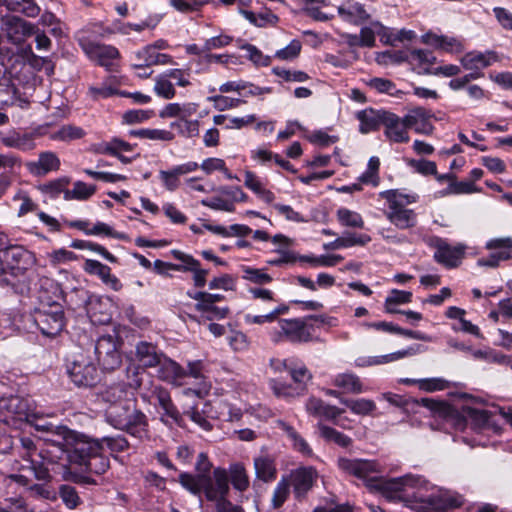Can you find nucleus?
Masks as SVG:
<instances>
[{
    "mask_svg": "<svg viewBox=\"0 0 512 512\" xmlns=\"http://www.w3.org/2000/svg\"><path fill=\"white\" fill-rule=\"evenodd\" d=\"M213 478L215 480V487H209L206 491V499L208 501L216 502L217 512H244L243 509L237 505H233L226 499L229 491V478L227 471L223 468H215L213 471Z\"/></svg>",
    "mask_w": 512,
    "mask_h": 512,
    "instance_id": "9d476101",
    "label": "nucleus"
},
{
    "mask_svg": "<svg viewBox=\"0 0 512 512\" xmlns=\"http://www.w3.org/2000/svg\"><path fill=\"white\" fill-rule=\"evenodd\" d=\"M134 145L121 138L113 137L108 141H102L93 145V152L96 154L120 156V153L133 151Z\"/></svg>",
    "mask_w": 512,
    "mask_h": 512,
    "instance_id": "c85d7f7f",
    "label": "nucleus"
},
{
    "mask_svg": "<svg viewBox=\"0 0 512 512\" xmlns=\"http://www.w3.org/2000/svg\"><path fill=\"white\" fill-rule=\"evenodd\" d=\"M288 372L293 381L298 384H305L312 379V374L308 368L297 359H292Z\"/></svg>",
    "mask_w": 512,
    "mask_h": 512,
    "instance_id": "338daca9",
    "label": "nucleus"
},
{
    "mask_svg": "<svg viewBox=\"0 0 512 512\" xmlns=\"http://www.w3.org/2000/svg\"><path fill=\"white\" fill-rule=\"evenodd\" d=\"M178 482L192 495L198 496L200 504H202V492L206 495V491L209 487H215L214 478L212 479V477H206L205 475H194L188 472L180 473L178 476Z\"/></svg>",
    "mask_w": 512,
    "mask_h": 512,
    "instance_id": "a211bd4d",
    "label": "nucleus"
},
{
    "mask_svg": "<svg viewBox=\"0 0 512 512\" xmlns=\"http://www.w3.org/2000/svg\"><path fill=\"white\" fill-rule=\"evenodd\" d=\"M336 217L340 225L344 227L359 229H362L364 227V220L361 214L356 211H352L348 208H339L336 211Z\"/></svg>",
    "mask_w": 512,
    "mask_h": 512,
    "instance_id": "de8ad7c7",
    "label": "nucleus"
},
{
    "mask_svg": "<svg viewBox=\"0 0 512 512\" xmlns=\"http://www.w3.org/2000/svg\"><path fill=\"white\" fill-rule=\"evenodd\" d=\"M429 246L434 248L433 259L447 269H454L461 265L467 250L464 243L451 245L446 239L432 237Z\"/></svg>",
    "mask_w": 512,
    "mask_h": 512,
    "instance_id": "1a4fd4ad",
    "label": "nucleus"
},
{
    "mask_svg": "<svg viewBox=\"0 0 512 512\" xmlns=\"http://www.w3.org/2000/svg\"><path fill=\"white\" fill-rule=\"evenodd\" d=\"M199 164L194 161H189L183 164L173 166L169 170H160L158 178L163 187L170 192L177 190L180 187V177L196 171Z\"/></svg>",
    "mask_w": 512,
    "mask_h": 512,
    "instance_id": "2eb2a0df",
    "label": "nucleus"
},
{
    "mask_svg": "<svg viewBox=\"0 0 512 512\" xmlns=\"http://www.w3.org/2000/svg\"><path fill=\"white\" fill-rule=\"evenodd\" d=\"M158 378L167 383L180 386L186 377V371L174 360L168 358L165 354L162 356L159 364Z\"/></svg>",
    "mask_w": 512,
    "mask_h": 512,
    "instance_id": "4be33fe9",
    "label": "nucleus"
},
{
    "mask_svg": "<svg viewBox=\"0 0 512 512\" xmlns=\"http://www.w3.org/2000/svg\"><path fill=\"white\" fill-rule=\"evenodd\" d=\"M372 490L380 492L390 501H403L416 512H443L460 507L463 503L462 496L457 493L442 490L431 492L434 486L423 477L413 474L390 479L379 474Z\"/></svg>",
    "mask_w": 512,
    "mask_h": 512,
    "instance_id": "f257e3e1",
    "label": "nucleus"
},
{
    "mask_svg": "<svg viewBox=\"0 0 512 512\" xmlns=\"http://www.w3.org/2000/svg\"><path fill=\"white\" fill-rule=\"evenodd\" d=\"M16 100V88L11 82L10 73L0 63V106H13Z\"/></svg>",
    "mask_w": 512,
    "mask_h": 512,
    "instance_id": "f704fd0d",
    "label": "nucleus"
},
{
    "mask_svg": "<svg viewBox=\"0 0 512 512\" xmlns=\"http://www.w3.org/2000/svg\"><path fill=\"white\" fill-rule=\"evenodd\" d=\"M317 476V472L313 467H302L296 469L291 475L295 496L297 498L305 496V494L313 487Z\"/></svg>",
    "mask_w": 512,
    "mask_h": 512,
    "instance_id": "b1692460",
    "label": "nucleus"
},
{
    "mask_svg": "<svg viewBox=\"0 0 512 512\" xmlns=\"http://www.w3.org/2000/svg\"><path fill=\"white\" fill-rule=\"evenodd\" d=\"M431 113L422 107L410 109L404 116L407 129H413L418 134L431 135L434 126Z\"/></svg>",
    "mask_w": 512,
    "mask_h": 512,
    "instance_id": "f3484780",
    "label": "nucleus"
},
{
    "mask_svg": "<svg viewBox=\"0 0 512 512\" xmlns=\"http://www.w3.org/2000/svg\"><path fill=\"white\" fill-rule=\"evenodd\" d=\"M20 443L23 449L21 455L30 463V470L35 478L49 481L50 472L54 470L55 463L64 455L60 443L53 438H46L40 446H37L29 437L21 438Z\"/></svg>",
    "mask_w": 512,
    "mask_h": 512,
    "instance_id": "7ed1b4c3",
    "label": "nucleus"
},
{
    "mask_svg": "<svg viewBox=\"0 0 512 512\" xmlns=\"http://www.w3.org/2000/svg\"><path fill=\"white\" fill-rule=\"evenodd\" d=\"M152 394L156 397L159 406L163 409L164 415L178 423L181 416L178 409L173 404L169 392L161 386H155Z\"/></svg>",
    "mask_w": 512,
    "mask_h": 512,
    "instance_id": "e433bc0d",
    "label": "nucleus"
},
{
    "mask_svg": "<svg viewBox=\"0 0 512 512\" xmlns=\"http://www.w3.org/2000/svg\"><path fill=\"white\" fill-rule=\"evenodd\" d=\"M199 168H201L208 175L215 171H220L229 180L237 179V177L228 170L225 161L221 158H206L203 160L201 165H199Z\"/></svg>",
    "mask_w": 512,
    "mask_h": 512,
    "instance_id": "4d7b16f0",
    "label": "nucleus"
},
{
    "mask_svg": "<svg viewBox=\"0 0 512 512\" xmlns=\"http://www.w3.org/2000/svg\"><path fill=\"white\" fill-rule=\"evenodd\" d=\"M385 216L391 224L402 230L413 228L417 223V215L414 210L395 205V202L388 204Z\"/></svg>",
    "mask_w": 512,
    "mask_h": 512,
    "instance_id": "412c9836",
    "label": "nucleus"
},
{
    "mask_svg": "<svg viewBox=\"0 0 512 512\" xmlns=\"http://www.w3.org/2000/svg\"><path fill=\"white\" fill-rule=\"evenodd\" d=\"M4 257L12 267L19 270L27 269L35 261L33 253L19 245H10L4 252Z\"/></svg>",
    "mask_w": 512,
    "mask_h": 512,
    "instance_id": "cd10ccee",
    "label": "nucleus"
},
{
    "mask_svg": "<svg viewBox=\"0 0 512 512\" xmlns=\"http://www.w3.org/2000/svg\"><path fill=\"white\" fill-rule=\"evenodd\" d=\"M307 319L319 320L328 325H333L334 318L320 316H309L307 318L280 319L278 321L279 330L271 333V339L274 343H280L284 340L291 343L319 342V337H314L312 332L313 325L307 323Z\"/></svg>",
    "mask_w": 512,
    "mask_h": 512,
    "instance_id": "39448f33",
    "label": "nucleus"
},
{
    "mask_svg": "<svg viewBox=\"0 0 512 512\" xmlns=\"http://www.w3.org/2000/svg\"><path fill=\"white\" fill-rule=\"evenodd\" d=\"M362 47H373L375 44V36H381V40L385 43H392L393 40L387 35V28L380 22H371L370 25L364 26L360 31Z\"/></svg>",
    "mask_w": 512,
    "mask_h": 512,
    "instance_id": "72a5a7b5",
    "label": "nucleus"
},
{
    "mask_svg": "<svg viewBox=\"0 0 512 512\" xmlns=\"http://www.w3.org/2000/svg\"><path fill=\"white\" fill-rule=\"evenodd\" d=\"M67 374L77 387H92L100 380L92 357L83 352L75 354L67 363Z\"/></svg>",
    "mask_w": 512,
    "mask_h": 512,
    "instance_id": "423d86ee",
    "label": "nucleus"
},
{
    "mask_svg": "<svg viewBox=\"0 0 512 512\" xmlns=\"http://www.w3.org/2000/svg\"><path fill=\"white\" fill-rule=\"evenodd\" d=\"M127 372V383H114L105 387L99 394L101 400L108 404L120 405L121 402L134 398L133 394L128 390L137 389L141 386V379L139 377V367L129 366Z\"/></svg>",
    "mask_w": 512,
    "mask_h": 512,
    "instance_id": "6e6552de",
    "label": "nucleus"
},
{
    "mask_svg": "<svg viewBox=\"0 0 512 512\" xmlns=\"http://www.w3.org/2000/svg\"><path fill=\"white\" fill-rule=\"evenodd\" d=\"M72 228L83 231L86 235H106L116 239H125L123 233L114 231L108 224L104 222H97L92 228H89V222L83 220H76L69 223Z\"/></svg>",
    "mask_w": 512,
    "mask_h": 512,
    "instance_id": "2f4dec72",
    "label": "nucleus"
},
{
    "mask_svg": "<svg viewBox=\"0 0 512 512\" xmlns=\"http://www.w3.org/2000/svg\"><path fill=\"white\" fill-rule=\"evenodd\" d=\"M105 420L113 428L124 431L141 441L149 439L147 416L137 407L135 398L125 400L120 405L108 406Z\"/></svg>",
    "mask_w": 512,
    "mask_h": 512,
    "instance_id": "20e7f679",
    "label": "nucleus"
},
{
    "mask_svg": "<svg viewBox=\"0 0 512 512\" xmlns=\"http://www.w3.org/2000/svg\"><path fill=\"white\" fill-rule=\"evenodd\" d=\"M485 248L495 252L500 259L509 260L512 258V237L492 238L486 242Z\"/></svg>",
    "mask_w": 512,
    "mask_h": 512,
    "instance_id": "ea45409f",
    "label": "nucleus"
},
{
    "mask_svg": "<svg viewBox=\"0 0 512 512\" xmlns=\"http://www.w3.org/2000/svg\"><path fill=\"white\" fill-rule=\"evenodd\" d=\"M29 410L28 401L20 396L11 395L0 399V420L6 424L27 419Z\"/></svg>",
    "mask_w": 512,
    "mask_h": 512,
    "instance_id": "ddd939ff",
    "label": "nucleus"
},
{
    "mask_svg": "<svg viewBox=\"0 0 512 512\" xmlns=\"http://www.w3.org/2000/svg\"><path fill=\"white\" fill-rule=\"evenodd\" d=\"M242 14L250 23L258 27L276 25L279 21L278 16L272 13L270 10H265L257 14L252 11L245 10L242 12Z\"/></svg>",
    "mask_w": 512,
    "mask_h": 512,
    "instance_id": "603ef678",
    "label": "nucleus"
},
{
    "mask_svg": "<svg viewBox=\"0 0 512 512\" xmlns=\"http://www.w3.org/2000/svg\"><path fill=\"white\" fill-rule=\"evenodd\" d=\"M178 133L186 138H192L199 134V122L197 120L178 119L170 124Z\"/></svg>",
    "mask_w": 512,
    "mask_h": 512,
    "instance_id": "680f3d73",
    "label": "nucleus"
},
{
    "mask_svg": "<svg viewBox=\"0 0 512 512\" xmlns=\"http://www.w3.org/2000/svg\"><path fill=\"white\" fill-rule=\"evenodd\" d=\"M277 427L281 429L292 442L295 450L301 452L303 455H311L312 449L309 444L301 437V435L288 423L283 420H277Z\"/></svg>",
    "mask_w": 512,
    "mask_h": 512,
    "instance_id": "58836bf2",
    "label": "nucleus"
},
{
    "mask_svg": "<svg viewBox=\"0 0 512 512\" xmlns=\"http://www.w3.org/2000/svg\"><path fill=\"white\" fill-rule=\"evenodd\" d=\"M34 322L43 335L55 337L64 328V314L59 305H53L50 310H37Z\"/></svg>",
    "mask_w": 512,
    "mask_h": 512,
    "instance_id": "9b49d317",
    "label": "nucleus"
},
{
    "mask_svg": "<svg viewBox=\"0 0 512 512\" xmlns=\"http://www.w3.org/2000/svg\"><path fill=\"white\" fill-rule=\"evenodd\" d=\"M290 494V483L286 478H282L276 485L271 504L274 509L280 508L287 500Z\"/></svg>",
    "mask_w": 512,
    "mask_h": 512,
    "instance_id": "774afa93",
    "label": "nucleus"
},
{
    "mask_svg": "<svg viewBox=\"0 0 512 512\" xmlns=\"http://www.w3.org/2000/svg\"><path fill=\"white\" fill-rule=\"evenodd\" d=\"M60 433H62V440L57 441L60 443L64 455L55 463L54 470H52L54 473L65 472V469H70V465L83 468L92 453L101 451V442L97 439L89 438L69 428H60Z\"/></svg>",
    "mask_w": 512,
    "mask_h": 512,
    "instance_id": "f03ea898",
    "label": "nucleus"
},
{
    "mask_svg": "<svg viewBox=\"0 0 512 512\" xmlns=\"http://www.w3.org/2000/svg\"><path fill=\"white\" fill-rule=\"evenodd\" d=\"M411 299V292L394 289L385 300V309L388 313H398L400 310H396L392 306L409 303Z\"/></svg>",
    "mask_w": 512,
    "mask_h": 512,
    "instance_id": "69168bd1",
    "label": "nucleus"
},
{
    "mask_svg": "<svg viewBox=\"0 0 512 512\" xmlns=\"http://www.w3.org/2000/svg\"><path fill=\"white\" fill-rule=\"evenodd\" d=\"M379 196L387 201L388 204L403 206L405 207L408 204L415 203L418 199V196L414 193H404L398 189H390L381 191Z\"/></svg>",
    "mask_w": 512,
    "mask_h": 512,
    "instance_id": "c03bdc74",
    "label": "nucleus"
},
{
    "mask_svg": "<svg viewBox=\"0 0 512 512\" xmlns=\"http://www.w3.org/2000/svg\"><path fill=\"white\" fill-rule=\"evenodd\" d=\"M195 309L202 313L203 317L209 321L215 319L222 320L226 318L229 313L228 307H218L214 304L196 303Z\"/></svg>",
    "mask_w": 512,
    "mask_h": 512,
    "instance_id": "bf43d9fd",
    "label": "nucleus"
},
{
    "mask_svg": "<svg viewBox=\"0 0 512 512\" xmlns=\"http://www.w3.org/2000/svg\"><path fill=\"white\" fill-rule=\"evenodd\" d=\"M365 84L371 88L372 90H375L378 93H384L388 94L390 96H396L399 97L403 93L401 90H398L396 88V85L394 82H392L389 79L386 78H380V77H374L370 78L365 81Z\"/></svg>",
    "mask_w": 512,
    "mask_h": 512,
    "instance_id": "09e8293b",
    "label": "nucleus"
},
{
    "mask_svg": "<svg viewBox=\"0 0 512 512\" xmlns=\"http://www.w3.org/2000/svg\"><path fill=\"white\" fill-rule=\"evenodd\" d=\"M36 134L31 132H23L17 129H10L5 133H0L1 143L8 147L29 152L36 148Z\"/></svg>",
    "mask_w": 512,
    "mask_h": 512,
    "instance_id": "dca6fc26",
    "label": "nucleus"
},
{
    "mask_svg": "<svg viewBox=\"0 0 512 512\" xmlns=\"http://www.w3.org/2000/svg\"><path fill=\"white\" fill-rule=\"evenodd\" d=\"M130 134L139 138L157 141H172L174 139V134L165 129H139L130 131Z\"/></svg>",
    "mask_w": 512,
    "mask_h": 512,
    "instance_id": "052dcab7",
    "label": "nucleus"
},
{
    "mask_svg": "<svg viewBox=\"0 0 512 512\" xmlns=\"http://www.w3.org/2000/svg\"><path fill=\"white\" fill-rule=\"evenodd\" d=\"M60 165L59 157L52 151L41 152L36 161L26 163L27 170L38 177L59 170Z\"/></svg>",
    "mask_w": 512,
    "mask_h": 512,
    "instance_id": "5701e85b",
    "label": "nucleus"
},
{
    "mask_svg": "<svg viewBox=\"0 0 512 512\" xmlns=\"http://www.w3.org/2000/svg\"><path fill=\"white\" fill-rule=\"evenodd\" d=\"M270 388L273 391V394L277 398L284 399L286 401H291L301 395H303L304 388L294 387L291 384H287L277 380L270 381Z\"/></svg>",
    "mask_w": 512,
    "mask_h": 512,
    "instance_id": "37998d69",
    "label": "nucleus"
},
{
    "mask_svg": "<svg viewBox=\"0 0 512 512\" xmlns=\"http://www.w3.org/2000/svg\"><path fill=\"white\" fill-rule=\"evenodd\" d=\"M171 254L175 259L181 261V264H173L172 270L174 271L192 272L200 264L193 256L182 251L172 250Z\"/></svg>",
    "mask_w": 512,
    "mask_h": 512,
    "instance_id": "0e129e2a",
    "label": "nucleus"
},
{
    "mask_svg": "<svg viewBox=\"0 0 512 512\" xmlns=\"http://www.w3.org/2000/svg\"><path fill=\"white\" fill-rule=\"evenodd\" d=\"M86 135V132L81 127L67 124L61 126L56 132L51 134V139L57 141H73L81 139Z\"/></svg>",
    "mask_w": 512,
    "mask_h": 512,
    "instance_id": "864d4df0",
    "label": "nucleus"
},
{
    "mask_svg": "<svg viewBox=\"0 0 512 512\" xmlns=\"http://www.w3.org/2000/svg\"><path fill=\"white\" fill-rule=\"evenodd\" d=\"M387 112L388 111L386 110H376L372 108H367L357 112L356 117L360 123V133L368 134L378 130L379 127L383 125Z\"/></svg>",
    "mask_w": 512,
    "mask_h": 512,
    "instance_id": "393cba45",
    "label": "nucleus"
},
{
    "mask_svg": "<svg viewBox=\"0 0 512 512\" xmlns=\"http://www.w3.org/2000/svg\"><path fill=\"white\" fill-rule=\"evenodd\" d=\"M198 105L195 103H169L161 111L159 116L161 118L178 117L185 119L197 112Z\"/></svg>",
    "mask_w": 512,
    "mask_h": 512,
    "instance_id": "4c0bfd02",
    "label": "nucleus"
},
{
    "mask_svg": "<svg viewBox=\"0 0 512 512\" xmlns=\"http://www.w3.org/2000/svg\"><path fill=\"white\" fill-rule=\"evenodd\" d=\"M208 101L211 102L213 107L220 112L238 108L246 103L244 99L232 98L221 94L209 96Z\"/></svg>",
    "mask_w": 512,
    "mask_h": 512,
    "instance_id": "13d9d810",
    "label": "nucleus"
},
{
    "mask_svg": "<svg viewBox=\"0 0 512 512\" xmlns=\"http://www.w3.org/2000/svg\"><path fill=\"white\" fill-rule=\"evenodd\" d=\"M119 92L114 84V80L112 78L107 79L99 86H91L88 89V94L93 100H100L109 98L113 95H119Z\"/></svg>",
    "mask_w": 512,
    "mask_h": 512,
    "instance_id": "5fc2aeb1",
    "label": "nucleus"
},
{
    "mask_svg": "<svg viewBox=\"0 0 512 512\" xmlns=\"http://www.w3.org/2000/svg\"><path fill=\"white\" fill-rule=\"evenodd\" d=\"M84 270L92 275H97L102 282L114 291L122 288L120 280L111 273L109 266L93 259H87L84 263Z\"/></svg>",
    "mask_w": 512,
    "mask_h": 512,
    "instance_id": "a878e982",
    "label": "nucleus"
},
{
    "mask_svg": "<svg viewBox=\"0 0 512 512\" xmlns=\"http://www.w3.org/2000/svg\"><path fill=\"white\" fill-rule=\"evenodd\" d=\"M498 57L495 52H469L461 58L462 66L467 70H479L486 68L496 62Z\"/></svg>",
    "mask_w": 512,
    "mask_h": 512,
    "instance_id": "c756f323",
    "label": "nucleus"
},
{
    "mask_svg": "<svg viewBox=\"0 0 512 512\" xmlns=\"http://www.w3.org/2000/svg\"><path fill=\"white\" fill-rule=\"evenodd\" d=\"M164 353L149 341L141 340L135 344V360L145 368L157 367Z\"/></svg>",
    "mask_w": 512,
    "mask_h": 512,
    "instance_id": "6ab92c4d",
    "label": "nucleus"
},
{
    "mask_svg": "<svg viewBox=\"0 0 512 512\" xmlns=\"http://www.w3.org/2000/svg\"><path fill=\"white\" fill-rule=\"evenodd\" d=\"M383 126L385 127L384 134L391 142L405 143L409 141L410 137L404 117L401 118L395 113L388 111L384 118Z\"/></svg>",
    "mask_w": 512,
    "mask_h": 512,
    "instance_id": "aec40b11",
    "label": "nucleus"
},
{
    "mask_svg": "<svg viewBox=\"0 0 512 512\" xmlns=\"http://www.w3.org/2000/svg\"><path fill=\"white\" fill-rule=\"evenodd\" d=\"M343 256L339 254L329 255H303L299 258L300 261L309 263L312 267H333L343 260Z\"/></svg>",
    "mask_w": 512,
    "mask_h": 512,
    "instance_id": "3c124183",
    "label": "nucleus"
},
{
    "mask_svg": "<svg viewBox=\"0 0 512 512\" xmlns=\"http://www.w3.org/2000/svg\"><path fill=\"white\" fill-rule=\"evenodd\" d=\"M154 92L164 99H172L176 95V90L171 80L164 73L159 74L155 78Z\"/></svg>",
    "mask_w": 512,
    "mask_h": 512,
    "instance_id": "e2e57ef3",
    "label": "nucleus"
},
{
    "mask_svg": "<svg viewBox=\"0 0 512 512\" xmlns=\"http://www.w3.org/2000/svg\"><path fill=\"white\" fill-rule=\"evenodd\" d=\"M109 466V459L103 455V451H98L97 453L91 454V457L85 463L83 468L85 469V471L100 475L105 473L108 470Z\"/></svg>",
    "mask_w": 512,
    "mask_h": 512,
    "instance_id": "6e6d98bb",
    "label": "nucleus"
},
{
    "mask_svg": "<svg viewBox=\"0 0 512 512\" xmlns=\"http://www.w3.org/2000/svg\"><path fill=\"white\" fill-rule=\"evenodd\" d=\"M254 470L256 478L267 483L276 479L277 469L274 459L267 455L261 454L254 458Z\"/></svg>",
    "mask_w": 512,
    "mask_h": 512,
    "instance_id": "7c9ffc66",
    "label": "nucleus"
},
{
    "mask_svg": "<svg viewBox=\"0 0 512 512\" xmlns=\"http://www.w3.org/2000/svg\"><path fill=\"white\" fill-rule=\"evenodd\" d=\"M337 464L343 473L361 480L370 490L382 473L380 464L375 460L340 457Z\"/></svg>",
    "mask_w": 512,
    "mask_h": 512,
    "instance_id": "0eeeda50",
    "label": "nucleus"
},
{
    "mask_svg": "<svg viewBox=\"0 0 512 512\" xmlns=\"http://www.w3.org/2000/svg\"><path fill=\"white\" fill-rule=\"evenodd\" d=\"M2 4L12 12H19L28 17H36L40 8L34 0H3Z\"/></svg>",
    "mask_w": 512,
    "mask_h": 512,
    "instance_id": "79ce46f5",
    "label": "nucleus"
},
{
    "mask_svg": "<svg viewBox=\"0 0 512 512\" xmlns=\"http://www.w3.org/2000/svg\"><path fill=\"white\" fill-rule=\"evenodd\" d=\"M96 191L95 186L88 185L82 181H76L73 184L72 189H68L64 192V199L66 201L78 200L85 201L89 199Z\"/></svg>",
    "mask_w": 512,
    "mask_h": 512,
    "instance_id": "a18cd8bd",
    "label": "nucleus"
},
{
    "mask_svg": "<svg viewBox=\"0 0 512 512\" xmlns=\"http://www.w3.org/2000/svg\"><path fill=\"white\" fill-rule=\"evenodd\" d=\"M5 25L7 37L15 44L21 43L26 37L36 33L35 25L21 18L14 17L8 20Z\"/></svg>",
    "mask_w": 512,
    "mask_h": 512,
    "instance_id": "bb28decb",
    "label": "nucleus"
},
{
    "mask_svg": "<svg viewBox=\"0 0 512 512\" xmlns=\"http://www.w3.org/2000/svg\"><path fill=\"white\" fill-rule=\"evenodd\" d=\"M81 47L87 57L99 66L112 70L119 59L118 49L112 45L97 42H81Z\"/></svg>",
    "mask_w": 512,
    "mask_h": 512,
    "instance_id": "f8f14e48",
    "label": "nucleus"
},
{
    "mask_svg": "<svg viewBox=\"0 0 512 512\" xmlns=\"http://www.w3.org/2000/svg\"><path fill=\"white\" fill-rule=\"evenodd\" d=\"M320 436L327 441L334 442L341 447H348L352 443V439L347 435L337 431L336 429L327 425L319 423L317 425Z\"/></svg>",
    "mask_w": 512,
    "mask_h": 512,
    "instance_id": "8fccbe9b",
    "label": "nucleus"
},
{
    "mask_svg": "<svg viewBox=\"0 0 512 512\" xmlns=\"http://www.w3.org/2000/svg\"><path fill=\"white\" fill-rule=\"evenodd\" d=\"M340 403L344 404L352 413L360 416L369 415L376 409L375 402L366 398H341Z\"/></svg>",
    "mask_w": 512,
    "mask_h": 512,
    "instance_id": "a19ab883",
    "label": "nucleus"
},
{
    "mask_svg": "<svg viewBox=\"0 0 512 512\" xmlns=\"http://www.w3.org/2000/svg\"><path fill=\"white\" fill-rule=\"evenodd\" d=\"M229 472L231 483L236 490L244 492L249 488V476L247 474L245 467L242 464L235 463L231 465L229 468Z\"/></svg>",
    "mask_w": 512,
    "mask_h": 512,
    "instance_id": "49530a36",
    "label": "nucleus"
},
{
    "mask_svg": "<svg viewBox=\"0 0 512 512\" xmlns=\"http://www.w3.org/2000/svg\"><path fill=\"white\" fill-rule=\"evenodd\" d=\"M95 354L98 362L105 370H114L121 363V356L112 336L104 335L95 344Z\"/></svg>",
    "mask_w": 512,
    "mask_h": 512,
    "instance_id": "4468645a",
    "label": "nucleus"
},
{
    "mask_svg": "<svg viewBox=\"0 0 512 512\" xmlns=\"http://www.w3.org/2000/svg\"><path fill=\"white\" fill-rule=\"evenodd\" d=\"M338 13L345 21L360 24L369 19L363 5L355 1H347L338 7Z\"/></svg>",
    "mask_w": 512,
    "mask_h": 512,
    "instance_id": "473e14b6",
    "label": "nucleus"
},
{
    "mask_svg": "<svg viewBox=\"0 0 512 512\" xmlns=\"http://www.w3.org/2000/svg\"><path fill=\"white\" fill-rule=\"evenodd\" d=\"M332 383L334 386L347 393L360 394L365 392V388L360 378L352 372L339 373L335 375Z\"/></svg>",
    "mask_w": 512,
    "mask_h": 512,
    "instance_id": "c9c22d12",
    "label": "nucleus"
}]
</instances>
